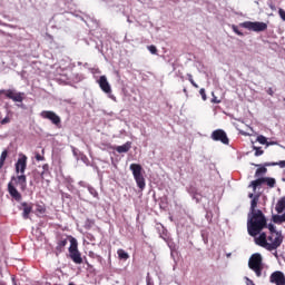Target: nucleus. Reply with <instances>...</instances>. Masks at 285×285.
Here are the masks:
<instances>
[{"label": "nucleus", "instance_id": "nucleus-48", "mask_svg": "<svg viewBox=\"0 0 285 285\" xmlns=\"http://www.w3.org/2000/svg\"><path fill=\"white\" fill-rule=\"evenodd\" d=\"M253 166H259V165H255V164H253Z\"/></svg>", "mask_w": 285, "mask_h": 285}, {"label": "nucleus", "instance_id": "nucleus-3", "mask_svg": "<svg viewBox=\"0 0 285 285\" xmlns=\"http://www.w3.org/2000/svg\"><path fill=\"white\" fill-rule=\"evenodd\" d=\"M255 244L261 246V248H265V250H277L282 244H284V235L282 234H268L262 233L258 237L255 238Z\"/></svg>", "mask_w": 285, "mask_h": 285}, {"label": "nucleus", "instance_id": "nucleus-42", "mask_svg": "<svg viewBox=\"0 0 285 285\" xmlns=\"http://www.w3.org/2000/svg\"><path fill=\"white\" fill-rule=\"evenodd\" d=\"M183 92H184L185 95H188V89L184 88V89H183Z\"/></svg>", "mask_w": 285, "mask_h": 285}, {"label": "nucleus", "instance_id": "nucleus-10", "mask_svg": "<svg viewBox=\"0 0 285 285\" xmlns=\"http://www.w3.org/2000/svg\"><path fill=\"white\" fill-rule=\"evenodd\" d=\"M1 95H4L8 99H12V101H17L18 104H21L23 101V94L21 92H14L12 89L8 90H0Z\"/></svg>", "mask_w": 285, "mask_h": 285}, {"label": "nucleus", "instance_id": "nucleus-12", "mask_svg": "<svg viewBox=\"0 0 285 285\" xmlns=\"http://www.w3.org/2000/svg\"><path fill=\"white\" fill-rule=\"evenodd\" d=\"M98 86L102 92H106V95H110V92H112V88L110 87V82H108V78H106V76H100Z\"/></svg>", "mask_w": 285, "mask_h": 285}, {"label": "nucleus", "instance_id": "nucleus-47", "mask_svg": "<svg viewBox=\"0 0 285 285\" xmlns=\"http://www.w3.org/2000/svg\"><path fill=\"white\" fill-rule=\"evenodd\" d=\"M269 144V146H273V144H275V142H268Z\"/></svg>", "mask_w": 285, "mask_h": 285}, {"label": "nucleus", "instance_id": "nucleus-2", "mask_svg": "<svg viewBox=\"0 0 285 285\" xmlns=\"http://www.w3.org/2000/svg\"><path fill=\"white\" fill-rule=\"evenodd\" d=\"M266 216H264L262 209H257L256 213L248 216L247 233L250 235V237H257V235H262V230L266 228Z\"/></svg>", "mask_w": 285, "mask_h": 285}, {"label": "nucleus", "instance_id": "nucleus-5", "mask_svg": "<svg viewBox=\"0 0 285 285\" xmlns=\"http://www.w3.org/2000/svg\"><path fill=\"white\" fill-rule=\"evenodd\" d=\"M129 169L134 175V179L138 188L144 190V188H146V178L144 177V167H141L140 164H131L129 166Z\"/></svg>", "mask_w": 285, "mask_h": 285}, {"label": "nucleus", "instance_id": "nucleus-39", "mask_svg": "<svg viewBox=\"0 0 285 285\" xmlns=\"http://www.w3.org/2000/svg\"><path fill=\"white\" fill-rule=\"evenodd\" d=\"M267 95H269V97H273L275 95V91L273 90L272 87L267 89Z\"/></svg>", "mask_w": 285, "mask_h": 285}, {"label": "nucleus", "instance_id": "nucleus-7", "mask_svg": "<svg viewBox=\"0 0 285 285\" xmlns=\"http://www.w3.org/2000/svg\"><path fill=\"white\" fill-rule=\"evenodd\" d=\"M239 27L245 28V30H249L250 32H266V30H268V24L259 21H245L239 23Z\"/></svg>", "mask_w": 285, "mask_h": 285}, {"label": "nucleus", "instance_id": "nucleus-21", "mask_svg": "<svg viewBox=\"0 0 285 285\" xmlns=\"http://www.w3.org/2000/svg\"><path fill=\"white\" fill-rule=\"evenodd\" d=\"M274 224H284L285 222V213L283 215H274L272 217Z\"/></svg>", "mask_w": 285, "mask_h": 285}, {"label": "nucleus", "instance_id": "nucleus-14", "mask_svg": "<svg viewBox=\"0 0 285 285\" xmlns=\"http://www.w3.org/2000/svg\"><path fill=\"white\" fill-rule=\"evenodd\" d=\"M130 148H132V142L127 141L122 146H116L114 150H116V153H119V155H121L124 153H128Z\"/></svg>", "mask_w": 285, "mask_h": 285}, {"label": "nucleus", "instance_id": "nucleus-13", "mask_svg": "<svg viewBox=\"0 0 285 285\" xmlns=\"http://www.w3.org/2000/svg\"><path fill=\"white\" fill-rule=\"evenodd\" d=\"M19 210H22V218L30 219V213H32V203H21Z\"/></svg>", "mask_w": 285, "mask_h": 285}, {"label": "nucleus", "instance_id": "nucleus-9", "mask_svg": "<svg viewBox=\"0 0 285 285\" xmlns=\"http://www.w3.org/2000/svg\"><path fill=\"white\" fill-rule=\"evenodd\" d=\"M212 139L214 141H220L222 144H225L226 146H228V136L226 135V131H224L223 129H216L212 132Z\"/></svg>", "mask_w": 285, "mask_h": 285}, {"label": "nucleus", "instance_id": "nucleus-28", "mask_svg": "<svg viewBox=\"0 0 285 285\" xmlns=\"http://www.w3.org/2000/svg\"><path fill=\"white\" fill-rule=\"evenodd\" d=\"M36 210L39 215H46V206L45 205H36Z\"/></svg>", "mask_w": 285, "mask_h": 285}, {"label": "nucleus", "instance_id": "nucleus-19", "mask_svg": "<svg viewBox=\"0 0 285 285\" xmlns=\"http://www.w3.org/2000/svg\"><path fill=\"white\" fill-rule=\"evenodd\" d=\"M117 255H118V258L124 259V262H126L127 259H130V255L122 248L117 250Z\"/></svg>", "mask_w": 285, "mask_h": 285}, {"label": "nucleus", "instance_id": "nucleus-32", "mask_svg": "<svg viewBox=\"0 0 285 285\" xmlns=\"http://www.w3.org/2000/svg\"><path fill=\"white\" fill-rule=\"evenodd\" d=\"M232 29H233V32H235V35H238V37H244V33L239 31V28H237V26L233 24Z\"/></svg>", "mask_w": 285, "mask_h": 285}, {"label": "nucleus", "instance_id": "nucleus-4", "mask_svg": "<svg viewBox=\"0 0 285 285\" xmlns=\"http://www.w3.org/2000/svg\"><path fill=\"white\" fill-rule=\"evenodd\" d=\"M69 258L73 264H83V258L81 257V252H79V243L77 242V238L69 236Z\"/></svg>", "mask_w": 285, "mask_h": 285}, {"label": "nucleus", "instance_id": "nucleus-23", "mask_svg": "<svg viewBox=\"0 0 285 285\" xmlns=\"http://www.w3.org/2000/svg\"><path fill=\"white\" fill-rule=\"evenodd\" d=\"M256 141H258V144H262V146H271L266 136L263 135L257 136Z\"/></svg>", "mask_w": 285, "mask_h": 285}, {"label": "nucleus", "instance_id": "nucleus-1", "mask_svg": "<svg viewBox=\"0 0 285 285\" xmlns=\"http://www.w3.org/2000/svg\"><path fill=\"white\" fill-rule=\"evenodd\" d=\"M26 168H28V156L19 154V158L16 163V173L18 176H12L7 186V190L14 202H21L23 199V196L19 193L17 186H19L22 191L28 188V178L24 175Z\"/></svg>", "mask_w": 285, "mask_h": 285}, {"label": "nucleus", "instance_id": "nucleus-43", "mask_svg": "<svg viewBox=\"0 0 285 285\" xmlns=\"http://www.w3.org/2000/svg\"><path fill=\"white\" fill-rule=\"evenodd\" d=\"M271 10H275V6L274 4H269Z\"/></svg>", "mask_w": 285, "mask_h": 285}, {"label": "nucleus", "instance_id": "nucleus-40", "mask_svg": "<svg viewBox=\"0 0 285 285\" xmlns=\"http://www.w3.org/2000/svg\"><path fill=\"white\" fill-rule=\"evenodd\" d=\"M212 104H222V100L217 99V97H214L212 99Z\"/></svg>", "mask_w": 285, "mask_h": 285}, {"label": "nucleus", "instance_id": "nucleus-27", "mask_svg": "<svg viewBox=\"0 0 285 285\" xmlns=\"http://www.w3.org/2000/svg\"><path fill=\"white\" fill-rule=\"evenodd\" d=\"M265 166H279L281 168H285V160H279L276 163H265Z\"/></svg>", "mask_w": 285, "mask_h": 285}, {"label": "nucleus", "instance_id": "nucleus-34", "mask_svg": "<svg viewBox=\"0 0 285 285\" xmlns=\"http://www.w3.org/2000/svg\"><path fill=\"white\" fill-rule=\"evenodd\" d=\"M148 50L151 55H157V47H155V45L149 46Z\"/></svg>", "mask_w": 285, "mask_h": 285}, {"label": "nucleus", "instance_id": "nucleus-35", "mask_svg": "<svg viewBox=\"0 0 285 285\" xmlns=\"http://www.w3.org/2000/svg\"><path fill=\"white\" fill-rule=\"evenodd\" d=\"M278 14H279V17H281V19H282V21H285V10L284 9H278Z\"/></svg>", "mask_w": 285, "mask_h": 285}, {"label": "nucleus", "instance_id": "nucleus-26", "mask_svg": "<svg viewBox=\"0 0 285 285\" xmlns=\"http://www.w3.org/2000/svg\"><path fill=\"white\" fill-rule=\"evenodd\" d=\"M48 173H50V166L48 164H45L42 166V171L40 173L41 179H45V177H46V175H48Z\"/></svg>", "mask_w": 285, "mask_h": 285}, {"label": "nucleus", "instance_id": "nucleus-45", "mask_svg": "<svg viewBox=\"0 0 285 285\" xmlns=\"http://www.w3.org/2000/svg\"><path fill=\"white\" fill-rule=\"evenodd\" d=\"M86 264H87V266H89V267H90V263H88V261H86Z\"/></svg>", "mask_w": 285, "mask_h": 285}, {"label": "nucleus", "instance_id": "nucleus-18", "mask_svg": "<svg viewBox=\"0 0 285 285\" xmlns=\"http://www.w3.org/2000/svg\"><path fill=\"white\" fill-rule=\"evenodd\" d=\"M66 246H68V239H61L57 243V247L56 249L59 252V253H63V248H66Z\"/></svg>", "mask_w": 285, "mask_h": 285}, {"label": "nucleus", "instance_id": "nucleus-20", "mask_svg": "<svg viewBox=\"0 0 285 285\" xmlns=\"http://www.w3.org/2000/svg\"><path fill=\"white\" fill-rule=\"evenodd\" d=\"M264 184H266L269 188H275L277 181L275 180V178L264 177Z\"/></svg>", "mask_w": 285, "mask_h": 285}, {"label": "nucleus", "instance_id": "nucleus-29", "mask_svg": "<svg viewBox=\"0 0 285 285\" xmlns=\"http://www.w3.org/2000/svg\"><path fill=\"white\" fill-rule=\"evenodd\" d=\"M255 150V157H262V155H264V150H262V147H253Z\"/></svg>", "mask_w": 285, "mask_h": 285}, {"label": "nucleus", "instance_id": "nucleus-30", "mask_svg": "<svg viewBox=\"0 0 285 285\" xmlns=\"http://www.w3.org/2000/svg\"><path fill=\"white\" fill-rule=\"evenodd\" d=\"M88 190L92 197H96V199H99V193H97V189L95 187H88Z\"/></svg>", "mask_w": 285, "mask_h": 285}, {"label": "nucleus", "instance_id": "nucleus-41", "mask_svg": "<svg viewBox=\"0 0 285 285\" xmlns=\"http://www.w3.org/2000/svg\"><path fill=\"white\" fill-rule=\"evenodd\" d=\"M249 199H255V194H248Z\"/></svg>", "mask_w": 285, "mask_h": 285}, {"label": "nucleus", "instance_id": "nucleus-46", "mask_svg": "<svg viewBox=\"0 0 285 285\" xmlns=\"http://www.w3.org/2000/svg\"><path fill=\"white\" fill-rule=\"evenodd\" d=\"M86 264H87V266H89V267H90V263H88V261H86Z\"/></svg>", "mask_w": 285, "mask_h": 285}, {"label": "nucleus", "instance_id": "nucleus-11", "mask_svg": "<svg viewBox=\"0 0 285 285\" xmlns=\"http://www.w3.org/2000/svg\"><path fill=\"white\" fill-rule=\"evenodd\" d=\"M269 282L276 285H284L285 284L284 273L279 271L272 273L269 276Z\"/></svg>", "mask_w": 285, "mask_h": 285}, {"label": "nucleus", "instance_id": "nucleus-44", "mask_svg": "<svg viewBox=\"0 0 285 285\" xmlns=\"http://www.w3.org/2000/svg\"><path fill=\"white\" fill-rule=\"evenodd\" d=\"M63 197H70V195H68V194H65V195H63Z\"/></svg>", "mask_w": 285, "mask_h": 285}, {"label": "nucleus", "instance_id": "nucleus-33", "mask_svg": "<svg viewBox=\"0 0 285 285\" xmlns=\"http://www.w3.org/2000/svg\"><path fill=\"white\" fill-rule=\"evenodd\" d=\"M199 95H200L203 101H206L208 99V97L206 96V89L202 88L199 90Z\"/></svg>", "mask_w": 285, "mask_h": 285}, {"label": "nucleus", "instance_id": "nucleus-50", "mask_svg": "<svg viewBox=\"0 0 285 285\" xmlns=\"http://www.w3.org/2000/svg\"><path fill=\"white\" fill-rule=\"evenodd\" d=\"M0 95H1V91H0Z\"/></svg>", "mask_w": 285, "mask_h": 285}, {"label": "nucleus", "instance_id": "nucleus-6", "mask_svg": "<svg viewBox=\"0 0 285 285\" xmlns=\"http://www.w3.org/2000/svg\"><path fill=\"white\" fill-rule=\"evenodd\" d=\"M262 254H253L248 261V267L254 271L256 276L262 277V271H264Z\"/></svg>", "mask_w": 285, "mask_h": 285}, {"label": "nucleus", "instance_id": "nucleus-16", "mask_svg": "<svg viewBox=\"0 0 285 285\" xmlns=\"http://www.w3.org/2000/svg\"><path fill=\"white\" fill-rule=\"evenodd\" d=\"M284 209H285V196L282 197V198L277 202L276 207H275V210H276V213H278V215L282 214V213H284Z\"/></svg>", "mask_w": 285, "mask_h": 285}, {"label": "nucleus", "instance_id": "nucleus-49", "mask_svg": "<svg viewBox=\"0 0 285 285\" xmlns=\"http://www.w3.org/2000/svg\"><path fill=\"white\" fill-rule=\"evenodd\" d=\"M283 101H285V98L283 99Z\"/></svg>", "mask_w": 285, "mask_h": 285}, {"label": "nucleus", "instance_id": "nucleus-31", "mask_svg": "<svg viewBox=\"0 0 285 285\" xmlns=\"http://www.w3.org/2000/svg\"><path fill=\"white\" fill-rule=\"evenodd\" d=\"M187 77H188L189 83H191L194 88H199V85H197V82H195V79H193V75L189 73Z\"/></svg>", "mask_w": 285, "mask_h": 285}, {"label": "nucleus", "instance_id": "nucleus-15", "mask_svg": "<svg viewBox=\"0 0 285 285\" xmlns=\"http://www.w3.org/2000/svg\"><path fill=\"white\" fill-rule=\"evenodd\" d=\"M257 204H259V195H255V197L250 202L252 215H255V213H257Z\"/></svg>", "mask_w": 285, "mask_h": 285}, {"label": "nucleus", "instance_id": "nucleus-17", "mask_svg": "<svg viewBox=\"0 0 285 285\" xmlns=\"http://www.w3.org/2000/svg\"><path fill=\"white\" fill-rule=\"evenodd\" d=\"M264 184V177H258L256 180H253L249 185V187L253 188L254 193L257 190V187L262 186Z\"/></svg>", "mask_w": 285, "mask_h": 285}, {"label": "nucleus", "instance_id": "nucleus-25", "mask_svg": "<svg viewBox=\"0 0 285 285\" xmlns=\"http://www.w3.org/2000/svg\"><path fill=\"white\" fill-rule=\"evenodd\" d=\"M7 159H8V149H4L0 155V166H6Z\"/></svg>", "mask_w": 285, "mask_h": 285}, {"label": "nucleus", "instance_id": "nucleus-8", "mask_svg": "<svg viewBox=\"0 0 285 285\" xmlns=\"http://www.w3.org/2000/svg\"><path fill=\"white\" fill-rule=\"evenodd\" d=\"M40 117H42V119H49L53 126H61V117L55 111L43 110L40 112Z\"/></svg>", "mask_w": 285, "mask_h": 285}, {"label": "nucleus", "instance_id": "nucleus-36", "mask_svg": "<svg viewBox=\"0 0 285 285\" xmlns=\"http://www.w3.org/2000/svg\"><path fill=\"white\" fill-rule=\"evenodd\" d=\"M1 126H6V124H10V117H4L1 121H0Z\"/></svg>", "mask_w": 285, "mask_h": 285}, {"label": "nucleus", "instance_id": "nucleus-38", "mask_svg": "<svg viewBox=\"0 0 285 285\" xmlns=\"http://www.w3.org/2000/svg\"><path fill=\"white\" fill-rule=\"evenodd\" d=\"M146 283L147 285H155V283H153V279L150 278V274L147 275Z\"/></svg>", "mask_w": 285, "mask_h": 285}, {"label": "nucleus", "instance_id": "nucleus-37", "mask_svg": "<svg viewBox=\"0 0 285 285\" xmlns=\"http://www.w3.org/2000/svg\"><path fill=\"white\" fill-rule=\"evenodd\" d=\"M46 157L41 156V154H36V160L37 161H43Z\"/></svg>", "mask_w": 285, "mask_h": 285}, {"label": "nucleus", "instance_id": "nucleus-24", "mask_svg": "<svg viewBox=\"0 0 285 285\" xmlns=\"http://www.w3.org/2000/svg\"><path fill=\"white\" fill-rule=\"evenodd\" d=\"M266 228H268L269 235H282V232H278L277 227H275L273 224H268Z\"/></svg>", "mask_w": 285, "mask_h": 285}, {"label": "nucleus", "instance_id": "nucleus-22", "mask_svg": "<svg viewBox=\"0 0 285 285\" xmlns=\"http://www.w3.org/2000/svg\"><path fill=\"white\" fill-rule=\"evenodd\" d=\"M267 166L264 165V167H259L255 171V177H263V175H266L268 173Z\"/></svg>", "mask_w": 285, "mask_h": 285}]
</instances>
